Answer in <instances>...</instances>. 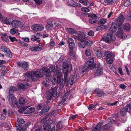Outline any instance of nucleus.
Wrapping results in <instances>:
<instances>
[{
  "label": "nucleus",
  "mask_w": 131,
  "mask_h": 131,
  "mask_svg": "<svg viewBox=\"0 0 131 131\" xmlns=\"http://www.w3.org/2000/svg\"><path fill=\"white\" fill-rule=\"evenodd\" d=\"M31 39L33 41H36L38 42H39L40 41V39L39 38H37L35 35H32L31 36Z\"/></svg>",
  "instance_id": "32"
},
{
  "label": "nucleus",
  "mask_w": 131,
  "mask_h": 131,
  "mask_svg": "<svg viewBox=\"0 0 131 131\" xmlns=\"http://www.w3.org/2000/svg\"><path fill=\"white\" fill-rule=\"evenodd\" d=\"M102 125L101 123L99 122L96 126L94 127L92 129L93 131H99L101 129V127Z\"/></svg>",
  "instance_id": "21"
},
{
  "label": "nucleus",
  "mask_w": 131,
  "mask_h": 131,
  "mask_svg": "<svg viewBox=\"0 0 131 131\" xmlns=\"http://www.w3.org/2000/svg\"><path fill=\"white\" fill-rule=\"evenodd\" d=\"M56 95V88L54 87L51 89L49 92L47 93L46 98L48 99L51 100L52 96H55Z\"/></svg>",
  "instance_id": "5"
},
{
  "label": "nucleus",
  "mask_w": 131,
  "mask_h": 131,
  "mask_svg": "<svg viewBox=\"0 0 131 131\" xmlns=\"http://www.w3.org/2000/svg\"><path fill=\"white\" fill-rule=\"evenodd\" d=\"M37 30L42 31L44 29L43 26L41 25L37 24Z\"/></svg>",
  "instance_id": "46"
},
{
  "label": "nucleus",
  "mask_w": 131,
  "mask_h": 131,
  "mask_svg": "<svg viewBox=\"0 0 131 131\" xmlns=\"http://www.w3.org/2000/svg\"><path fill=\"white\" fill-rule=\"evenodd\" d=\"M79 2L83 4V5H87V2H84L82 0H80L79 1Z\"/></svg>",
  "instance_id": "60"
},
{
  "label": "nucleus",
  "mask_w": 131,
  "mask_h": 131,
  "mask_svg": "<svg viewBox=\"0 0 131 131\" xmlns=\"http://www.w3.org/2000/svg\"><path fill=\"white\" fill-rule=\"evenodd\" d=\"M97 104L96 103H94V104L89 105V106H88L87 107L89 110H91L94 108Z\"/></svg>",
  "instance_id": "45"
},
{
  "label": "nucleus",
  "mask_w": 131,
  "mask_h": 131,
  "mask_svg": "<svg viewBox=\"0 0 131 131\" xmlns=\"http://www.w3.org/2000/svg\"><path fill=\"white\" fill-rule=\"evenodd\" d=\"M107 20L106 19L103 18L101 19L99 21V23L104 24L106 22Z\"/></svg>",
  "instance_id": "54"
},
{
  "label": "nucleus",
  "mask_w": 131,
  "mask_h": 131,
  "mask_svg": "<svg viewBox=\"0 0 131 131\" xmlns=\"http://www.w3.org/2000/svg\"><path fill=\"white\" fill-rule=\"evenodd\" d=\"M1 51L4 52L5 54L9 51V49L5 46H2L1 48Z\"/></svg>",
  "instance_id": "34"
},
{
  "label": "nucleus",
  "mask_w": 131,
  "mask_h": 131,
  "mask_svg": "<svg viewBox=\"0 0 131 131\" xmlns=\"http://www.w3.org/2000/svg\"><path fill=\"white\" fill-rule=\"evenodd\" d=\"M78 46L81 48H84L86 46V44L84 41H81L79 42L78 43Z\"/></svg>",
  "instance_id": "33"
},
{
  "label": "nucleus",
  "mask_w": 131,
  "mask_h": 131,
  "mask_svg": "<svg viewBox=\"0 0 131 131\" xmlns=\"http://www.w3.org/2000/svg\"><path fill=\"white\" fill-rule=\"evenodd\" d=\"M66 99L65 98H64L63 97L62 98H61L59 102V104H61L62 105L64 103V102L66 100Z\"/></svg>",
  "instance_id": "55"
},
{
  "label": "nucleus",
  "mask_w": 131,
  "mask_h": 131,
  "mask_svg": "<svg viewBox=\"0 0 131 131\" xmlns=\"http://www.w3.org/2000/svg\"><path fill=\"white\" fill-rule=\"evenodd\" d=\"M18 29H17L13 28L10 30V33L11 34L14 35L15 34L16 32L18 31Z\"/></svg>",
  "instance_id": "47"
},
{
  "label": "nucleus",
  "mask_w": 131,
  "mask_h": 131,
  "mask_svg": "<svg viewBox=\"0 0 131 131\" xmlns=\"http://www.w3.org/2000/svg\"><path fill=\"white\" fill-rule=\"evenodd\" d=\"M81 10L82 11L86 13L90 11L89 9L84 7L82 8Z\"/></svg>",
  "instance_id": "51"
},
{
  "label": "nucleus",
  "mask_w": 131,
  "mask_h": 131,
  "mask_svg": "<svg viewBox=\"0 0 131 131\" xmlns=\"http://www.w3.org/2000/svg\"><path fill=\"white\" fill-rule=\"evenodd\" d=\"M24 123V120L21 118H19L17 120V122L16 123L15 125L17 127H20L21 126V124H23Z\"/></svg>",
  "instance_id": "19"
},
{
  "label": "nucleus",
  "mask_w": 131,
  "mask_h": 131,
  "mask_svg": "<svg viewBox=\"0 0 131 131\" xmlns=\"http://www.w3.org/2000/svg\"><path fill=\"white\" fill-rule=\"evenodd\" d=\"M44 70L43 69H38L36 71H31L27 72L25 73V77L28 78L30 80L34 81L36 80L35 77L38 78H41L43 77Z\"/></svg>",
  "instance_id": "2"
},
{
  "label": "nucleus",
  "mask_w": 131,
  "mask_h": 131,
  "mask_svg": "<svg viewBox=\"0 0 131 131\" xmlns=\"http://www.w3.org/2000/svg\"><path fill=\"white\" fill-rule=\"evenodd\" d=\"M124 108H125L127 112H129L131 115V104L126 105Z\"/></svg>",
  "instance_id": "40"
},
{
  "label": "nucleus",
  "mask_w": 131,
  "mask_h": 131,
  "mask_svg": "<svg viewBox=\"0 0 131 131\" xmlns=\"http://www.w3.org/2000/svg\"><path fill=\"white\" fill-rule=\"evenodd\" d=\"M108 27V26L105 25H102L97 27L96 30L97 31H99L101 30H103L104 29H106Z\"/></svg>",
  "instance_id": "31"
},
{
  "label": "nucleus",
  "mask_w": 131,
  "mask_h": 131,
  "mask_svg": "<svg viewBox=\"0 0 131 131\" xmlns=\"http://www.w3.org/2000/svg\"><path fill=\"white\" fill-rule=\"evenodd\" d=\"M63 127V124L61 121H60L58 123L57 126V128L60 129L62 128Z\"/></svg>",
  "instance_id": "43"
},
{
  "label": "nucleus",
  "mask_w": 131,
  "mask_h": 131,
  "mask_svg": "<svg viewBox=\"0 0 131 131\" xmlns=\"http://www.w3.org/2000/svg\"><path fill=\"white\" fill-rule=\"evenodd\" d=\"M92 51L90 49H87L85 51V54L86 56H89L91 55Z\"/></svg>",
  "instance_id": "37"
},
{
  "label": "nucleus",
  "mask_w": 131,
  "mask_h": 131,
  "mask_svg": "<svg viewBox=\"0 0 131 131\" xmlns=\"http://www.w3.org/2000/svg\"><path fill=\"white\" fill-rule=\"evenodd\" d=\"M74 79L72 76H71L69 78L70 84V85H72L73 83Z\"/></svg>",
  "instance_id": "56"
},
{
  "label": "nucleus",
  "mask_w": 131,
  "mask_h": 131,
  "mask_svg": "<svg viewBox=\"0 0 131 131\" xmlns=\"http://www.w3.org/2000/svg\"><path fill=\"white\" fill-rule=\"evenodd\" d=\"M43 129L44 131H49L51 127V126L49 124H45L43 126Z\"/></svg>",
  "instance_id": "35"
},
{
  "label": "nucleus",
  "mask_w": 131,
  "mask_h": 131,
  "mask_svg": "<svg viewBox=\"0 0 131 131\" xmlns=\"http://www.w3.org/2000/svg\"><path fill=\"white\" fill-rule=\"evenodd\" d=\"M44 70L43 74H45L46 76L47 77H50L51 75V72L48 70V69L46 70H45V68H42Z\"/></svg>",
  "instance_id": "28"
},
{
  "label": "nucleus",
  "mask_w": 131,
  "mask_h": 131,
  "mask_svg": "<svg viewBox=\"0 0 131 131\" xmlns=\"http://www.w3.org/2000/svg\"><path fill=\"white\" fill-rule=\"evenodd\" d=\"M35 51H40L42 50V48L38 46L35 47Z\"/></svg>",
  "instance_id": "59"
},
{
  "label": "nucleus",
  "mask_w": 131,
  "mask_h": 131,
  "mask_svg": "<svg viewBox=\"0 0 131 131\" xmlns=\"http://www.w3.org/2000/svg\"><path fill=\"white\" fill-rule=\"evenodd\" d=\"M43 106L42 105H39L37 106V109L40 110L42 108Z\"/></svg>",
  "instance_id": "62"
},
{
  "label": "nucleus",
  "mask_w": 131,
  "mask_h": 131,
  "mask_svg": "<svg viewBox=\"0 0 131 131\" xmlns=\"http://www.w3.org/2000/svg\"><path fill=\"white\" fill-rule=\"evenodd\" d=\"M94 60L93 57H92L91 59L89 61H87L86 63V67L85 68L84 67L83 69V71L84 72L85 70L83 71V69L85 68V69H86L87 68H89L90 69H93L94 66Z\"/></svg>",
  "instance_id": "7"
},
{
  "label": "nucleus",
  "mask_w": 131,
  "mask_h": 131,
  "mask_svg": "<svg viewBox=\"0 0 131 131\" xmlns=\"http://www.w3.org/2000/svg\"><path fill=\"white\" fill-rule=\"evenodd\" d=\"M1 37L2 39L4 42H8L9 39L7 35L5 33L1 34Z\"/></svg>",
  "instance_id": "20"
},
{
  "label": "nucleus",
  "mask_w": 131,
  "mask_h": 131,
  "mask_svg": "<svg viewBox=\"0 0 131 131\" xmlns=\"http://www.w3.org/2000/svg\"><path fill=\"white\" fill-rule=\"evenodd\" d=\"M102 67L100 64H97L95 70H94L95 74L96 75H100L102 73Z\"/></svg>",
  "instance_id": "10"
},
{
  "label": "nucleus",
  "mask_w": 131,
  "mask_h": 131,
  "mask_svg": "<svg viewBox=\"0 0 131 131\" xmlns=\"http://www.w3.org/2000/svg\"><path fill=\"white\" fill-rule=\"evenodd\" d=\"M67 31L68 32L71 34H73L76 32L75 30L72 28H67Z\"/></svg>",
  "instance_id": "42"
},
{
  "label": "nucleus",
  "mask_w": 131,
  "mask_h": 131,
  "mask_svg": "<svg viewBox=\"0 0 131 131\" xmlns=\"http://www.w3.org/2000/svg\"><path fill=\"white\" fill-rule=\"evenodd\" d=\"M29 124V123L25 124L22 128L20 127V129H16V131H26V128L28 126Z\"/></svg>",
  "instance_id": "30"
},
{
  "label": "nucleus",
  "mask_w": 131,
  "mask_h": 131,
  "mask_svg": "<svg viewBox=\"0 0 131 131\" xmlns=\"http://www.w3.org/2000/svg\"><path fill=\"white\" fill-rule=\"evenodd\" d=\"M95 91L97 95L100 97H103L105 95L104 93L102 91H100L99 89L96 90Z\"/></svg>",
  "instance_id": "22"
},
{
  "label": "nucleus",
  "mask_w": 131,
  "mask_h": 131,
  "mask_svg": "<svg viewBox=\"0 0 131 131\" xmlns=\"http://www.w3.org/2000/svg\"><path fill=\"white\" fill-rule=\"evenodd\" d=\"M93 50L98 58L99 59H101L102 55V53L100 51L99 48L98 47H95L94 48Z\"/></svg>",
  "instance_id": "14"
},
{
  "label": "nucleus",
  "mask_w": 131,
  "mask_h": 131,
  "mask_svg": "<svg viewBox=\"0 0 131 131\" xmlns=\"http://www.w3.org/2000/svg\"><path fill=\"white\" fill-rule=\"evenodd\" d=\"M15 88L14 87H10L9 88V93L7 96L9 102L12 107L14 106V103L18 106L17 100L13 94Z\"/></svg>",
  "instance_id": "3"
},
{
  "label": "nucleus",
  "mask_w": 131,
  "mask_h": 131,
  "mask_svg": "<svg viewBox=\"0 0 131 131\" xmlns=\"http://www.w3.org/2000/svg\"><path fill=\"white\" fill-rule=\"evenodd\" d=\"M122 26L121 27L123 29V30H129L130 28V24L128 23L125 24L124 26H123V28H122Z\"/></svg>",
  "instance_id": "23"
},
{
  "label": "nucleus",
  "mask_w": 131,
  "mask_h": 131,
  "mask_svg": "<svg viewBox=\"0 0 131 131\" xmlns=\"http://www.w3.org/2000/svg\"><path fill=\"white\" fill-rule=\"evenodd\" d=\"M118 71L119 73L121 75L123 74V72L122 71V68L121 67H119L118 69Z\"/></svg>",
  "instance_id": "61"
},
{
  "label": "nucleus",
  "mask_w": 131,
  "mask_h": 131,
  "mask_svg": "<svg viewBox=\"0 0 131 131\" xmlns=\"http://www.w3.org/2000/svg\"><path fill=\"white\" fill-rule=\"evenodd\" d=\"M19 89H24L26 88V86L22 83H18L17 84Z\"/></svg>",
  "instance_id": "39"
},
{
  "label": "nucleus",
  "mask_w": 131,
  "mask_h": 131,
  "mask_svg": "<svg viewBox=\"0 0 131 131\" xmlns=\"http://www.w3.org/2000/svg\"><path fill=\"white\" fill-rule=\"evenodd\" d=\"M26 103L25 99L24 98L21 97L19 99V103L22 107V106L25 104Z\"/></svg>",
  "instance_id": "27"
},
{
  "label": "nucleus",
  "mask_w": 131,
  "mask_h": 131,
  "mask_svg": "<svg viewBox=\"0 0 131 131\" xmlns=\"http://www.w3.org/2000/svg\"><path fill=\"white\" fill-rule=\"evenodd\" d=\"M36 4L38 5H39L41 4L43 2V0H34Z\"/></svg>",
  "instance_id": "50"
},
{
  "label": "nucleus",
  "mask_w": 131,
  "mask_h": 131,
  "mask_svg": "<svg viewBox=\"0 0 131 131\" xmlns=\"http://www.w3.org/2000/svg\"><path fill=\"white\" fill-rule=\"evenodd\" d=\"M104 3L107 5H112L114 3L113 0H104Z\"/></svg>",
  "instance_id": "38"
},
{
  "label": "nucleus",
  "mask_w": 131,
  "mask_h": 131,
  "mask_svg": "<svg viewBox=\"0 0 131 131\" xmlns=\"http://www.w3.org/2000/svg\"><path fill=\"white\" fill-rule=\"evenodd\" d=\"M2 19V22L3 23L8 25L10 24V22L9 21V19L7 18H3Z\"/></svg>",
  "instance_id": "36"
},
{
  "label": "nucleus",
  "mask_w": 131,
  "mask_h": 131,
  "mask_svg": "<svg viewBox=\"0 0 131 131\" xmlns=\"http://www.w3.org/2000/svg\"><path fill=\"white\" fill-rule=\"evenodd\" d=\"M104 56L106 57L105 59H108L111 58H113L114 55L109 51H106L104 53Z\"/></svg>",
  "instance_id": "17"
},
{
  "label": "nucleus",
  "mask_w": 131,
  "mask_h": 131,
  "mask_svg": "<svg viewBox=\"0 0 131 131\" xmlns=\"http://www.w3.org/2000/svg\"><path fill=\"white\" fill-rule=\"evenodd\" d=\"M48 70L51 73L54 72V74L52 80V83L54 84L56 83H60L59 89H62L64 86L65 83H66V84L68 85L69 82L68 78V75L67 73H66L64 77V79H62L60 81V80L61 77L62 76V74L59 71H57V68H55V67L53 66H51L48 68Z\"/></svg>",
  "instance_id": "1"
},
{
  "label": "nucleus",
  "mask_w": 131,
  "mask_h": 131,
  "mask_svg": "<svg viewBox=\"0 0 131 131\" xmlns=\"http://www.w3.org/2000/svg\"><path fill=\"white\" fill-rule=\"evenodd\" d=\"M126 110L124 107L122 108L120 111V114L123 116H125L127 112Z\"/></svg>",
  "instance_id": "41"
},
{
  "label": "nucleus",
  "mask_w": 131,
  "mask_h": 131,
  "mask_svg": "<svg viewBox=\"0 0 131 131\" xmlns=\"http://www.w3.org/2000/svg\"><path fill=\"white\" fill-rule=\"evenodd\" d=\"M108 122H109L108 123L106 124V125L104 126L103 128L105 129H109L110 127H111L113 122H114V121L113 119L109 120Z\"/></svg>",
  "instance_id": "18"
},
{
  "label": "nucleus",
  "mask_w": 131,
  "mask_h": 131,
  "mask_svg": "<svg viewBox=\"0 0 131 131\" xmlns=\"http://www.w3.org/2000/svg\"><path fill=\"white\" fill-rule=\"evenodd\" d=\"M88 16L89 17H91L93 18H97L96 14H88Z\"/></svg>",
  "instance_id": "49"
},
{
  "label": "nucleus",
  "mask_w": 131,
  "mask_h": 131,
  "mask_svg": "<svg viewBox=\"0 0 131 131\" xmlns=\"http://www.w3.org/2000/svg\"><path fill=\"white\" fill-rule=\"evenodd\" d=\"M69 93L70 91H69V92L66 93L63 97H64V98H65V99H66L67 97L68 96Z\"/></svg>",
  "instance_id": "63"
},
{
  "label": "nucleus",
  "mask_w": 131,
  "mask_h": 131,
  "mask_svg": "<svg viewBox=\"0 0 131 131\" xmlns=\"http://www.w3.org/2000/svg\"><path fill=\"white\" fill-rule=\"evenodd\" d=\"M5 56L9 58H11L12 56V53L10 51V50L8 51V52L6 53L5 54Z\"/></svg>",
  "instance_id": "44"
},
{
  "label": "nucleus",
  "mask_w": 131,
  "mask_h": 131,
  "mask_svg": "<svg viewBox=\"0 0 131 131\" xmlns=\"http://www.w3.org/2000/svg\"><path fill=\"white\" fill-rule=\"evenodd\" d=\"M115 37L114 35L112 34H107L106 37H103L101 40H103L106 43H110L115 40Z\"/></svg>",
  "instance_id": "4"
},
{
  "label": "nucleus",
  "mask_w": 131,
  "mask_h": 131,
  "mask_svg": "<svg viewBox=\"0 0 131 131\" xmlns=\"http://www.w3.org/2000/svg\"><path fill=\"white\" fill-rule=\"evenodd\" d=\"M131 4L130 0H127L125 3L124 5L125 7H127Z\"/></svg>",
  "instance_id": "48"
},
{
  "label": "nucleus",
  "mask_w": 131,
  "mask_h": 131,
  "mask_svg": "<svg viewBox=\"0 0 131 131\" xmlns=\"http://www.w3.org/2000/svg\"><path fill=\"white\" fill-rule=\"evenodd\" d=\"M19 66H21L25 70H27L29 68V66L27 63L25 61L22 62H19L17 63Z\"/></svg>",
  "instance_id": "13"
},
{
  "label": "nucleus",
  "mask_w": 131,
  "mask_h": 131,
  "mask_svg": "<svg viewBox=\"0 0 131 131\" xmlns=\"http://www.w3.org/2000/svg\"><path fill=\"white\" fill-rule=\"evenodd\" d=\"M35 110V108L31 107L28 108L26 111L24 113L26 114H29L33 112Z\"/></svg>",
  "instance_id": "25"
},
{
  "label": "nucleus",
  "mask_w": 131,
  "mask_h": 131,
  "mask_svg": "<svg viewBox=\"0 0 131 131\" xmlns=\"http://www.w3.org/2000/svg\"><path fill=\"white\" fill-rule=\"evenodd\" d=\"M27 108V107H20L19 110V112L21 113H23Z\"/></svg>",
  "instance_id": "52"
},
{
  "label": "nucleus",
  "mask_w": 131,
  "mask_h": 131,
  "mask_svg": "<svg viewBox=\"0 0 131 131\" xmlns=\"http://www.w3.org/2000/svg\"><path fill=\"white\" fill-rule=\"evenodd\" d=\"M20 22L19 20L16 19L14 20L11 23L12 26L14 28H17L18 27L20 24Z\"/></svg>",
  "instance_id": "16"
},
{
  "label": "nucleus",
  "mask_w": 131,
  "mask_h": 131,
  "mask_svg": "<svg viewBox=\"0 0 131 131\" xmlns=\"http://www.w3.org/2000/svg\"><path fill=\"white\" fill-rule=\"evenodd\" d=\"M72 68L71 64L68 65L66 62H63L62 70L64 73H67L71 71Z\"/></svg>",
  "instance_id": "9"
},
{
  "label": "nucleus",
  "mask_w": 131,
  "mask_h": 131,
  "mask_svg": "<svg viewBox=\"0 0 131 131\" xmlns=\"http://www.w3.org/2000/svg\"><path fill=\"white\" fill-rule=\"evenodd\" d=\"M117 28L116 24L114 23H112L111 27L109 30V32L111 33H113L115 32Z\"/></svg>",
  "instance_id": "15"
},
{
  "label": "nucleus",
  "mask_w": 131,
  "mask_h": 131,
  "mask_svg": "<svg viewBox=\"0 0 131 131\" xmlns=\"http://www.w3.org/2000/svg\"><path fill=\"white\" fill-rule=\"evenodd\" d=\"M125 18L124 16L122 15H120L116 20L117 23L119 25L118 27H121L122 26L121 25L122 24Z\"/></svg>",
  "instance_id": "12"
},
{
  "label": "nucleus",
  "mask_w": 131,
  "mask_h": 131,
  "mask_svg": "<svg viewBox=\"0 0 131 131\" xmlns=\"http://www.w3.org/2000/svg\"><path fill=\"white\" fill-rule=\"evenodd\" d=\"M37 24H35L31 26V29L34 30H37Z\"/></svg>",
  "instance_id": "57"
},
{
  "label": "nucleus",
  "mask_w": 131,
  "mask_h": 131,
  "mask_svg": "<svg viewBox=\"0 0 131 131\" xmlns=\"http://www.w3.org/2000/svg\"><path fill=\"white\" fill-rule=\"evenodd\" d=\"M118 31L116 34V36L121 39H125L126 37V35L122 31L123 30L122 27H118Z\"/></svg>",
  "instance_id": "8"
},
{
  "label": "nucleus",
  "mask_w": 131,
  "mask_h": 131,
  "mask_svg": "<svg viewBox=\"0 0 131 131\" xmlns=\"http://www.w3.org/2000/svg\"><path fill=\"white\" fill-rule=\"evenodd\" d=\"M50 46L53 47L55 45V42L53 41H51L50 43Z\"/></svg>",
  "instance_id": "64"
},
{
  "label": "nucleus",
  "mask_w": 131,
  "mask_h": 131,
  "mask_svg": "<svg viewBox=\"0 0 131 131\" xmlns=\"http://www.w3.org/2000/svg\"><path fill=\"white\" fill-rule=\"evenodd\" d=\"M113 58H112L106 59L107 63L108 64L112 63L113 61Z\"/></svg>",
  "instance_id": "53"
},
{
  "label": "nucleus",
  "mask_w": 131,
  "mask_h": 131,
  "mask_svg": "<svg viewBox=\"0 0 131 131\" xmlns=\"http://www.w3.org/2000/svg\"><path fill=\"white\" fill-rule=\"evenodd\" d=\"M69 51V55L70 56H71L73 58V59L74 60H75L76 59V57L75 56V53L73 52V49H70Z\"/></svg>",
  "instance_id": "26"
},
{
  "label": "nucleus",
  "mask_w": 131,
  "mask_h": 131,
  "mask_svg": "<svg viewBox=\"0 0 131 131\" xmlns=\"http://www.w3.org/2000/svg\"><path fill=\"white\" fill-rule=\"evenodd\" d=\"M89 21L91 24L95 23L96 22V20L95 19H89Z\"/></svg>",
  "instance_id": "58"
},
{
  "label": "nucleus",
  "mask_w": 131,
  "mask_h": 131,
  "mask_svg": "<svg viewBox=\"0 0 131 131\" xmlns=\"http://www.w3.org/2000/svg\"><path fill=\"white\" fill-rule=\"evenodd\" d=\"M53 28V24L51 21L48 22L46 26V28L47 30L51 29H52Z\"/></svg>",
  "instance_id": "24"
},
{
  "label": "nucleus",
  "mask_w": 131,
  "mask_h": 131,
  "mask_svg": "<svg viewBox=\"0 0 131 131\" xmlns=\"http://www.w3.org/2000/svg\"><path fill=\"white\" fill-rule=\"evenodd\" d=\"M67 38L69 43V46L70 49H73L75 47L73 40L72 38L67 36Z\"/></svg>",
  "instance_id": "11"
},
{
  "label": "nucleus",
  "mask_w": 131,
  "mask_h": 131,
  "mask_svg": "<svg viewBox=\"0 0 131 131\" xmlns=\"http://www.w3.org/2000/svg\"><path fill=\"white\" fill-rule=\"evenodd\" d=\"M86 35L85 34H83L82 35L79 36L78 37V40L81 41H84L85 44L88 45H91L93 43V42L87 39Z\"/></svg>",
  "instance_id": "6"
},
{
  "label": "nucleus",
  "mask_w": 131,
  "mask_h": 131,
  "mask_svg": "<svg viewBox=\"0 0 131 131\" xmlns=\"http://www.w3.org/2000/svg\"><path fill=\"white\" fill-rule=\"evenodd\" d=\"M7 112L6 110L4 109L3 110V112L1 114V119L3 120L5 119L6 117V114Z\"/></svg>",
  "instance_id": "29"
}]
</instances>
